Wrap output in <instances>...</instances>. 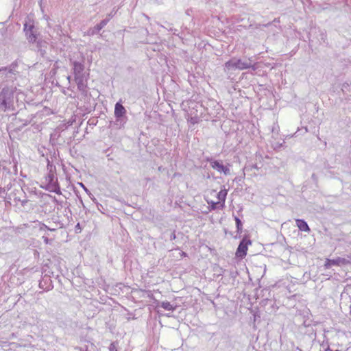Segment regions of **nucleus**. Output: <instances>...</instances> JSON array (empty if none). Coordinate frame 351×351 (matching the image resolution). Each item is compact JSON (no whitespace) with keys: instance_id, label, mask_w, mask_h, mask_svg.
<instances>
[{"instance_id":"f257e3e1","label":"nucleus","mask_w":351,"mask_h":351,"mask_svg":"<svg viewBox=\"0 0 351 351\" xmlns=\"http://www.w3.org/2000/svg\"><path fill=\"white\" fill-rule=\"evenodd\" d=\"M228 191L226 189L217 192L215 190H210L206 193V201L210 206L211 210L223 209L225 206V202Z\"/></svg>"},{"instance_id":"f03ea898","label":"nucleus","mask_w":351,"mask_h":351,"mask_svg":"<svg viewBox=\"0 0 351 351\" xmlns=\"http://www.w3.org/2000/svg\"><path fill=\"white\" fill-rule=\"evenodd\" d=\"M251 245L252 241L250 239H247V237L243 238L240 242L235 252L236 257L241 259L244 258L247 255L248 246Z\"/></svg>"},{"instance_id":"7ed1b4c3","label":"nucleus","mask_w":351,"mask_h":351,"mask_svg":"<svg viewBox=\"0 0 351 351\" xmlns=\"http://www.w3.org/2000/svg\"><path fill=\"white\" fill-rule=\"evenodd\" d=\"M225 66L227 69H238L240 70H243L245 69H248L250 66V64L248 62H243L241 60L238 59H232L225 64Z\"/></svg>"},{"instance_id":"20e7f679","label":"nucleus","mask_w":351,"mask_h":351,"mask_svg":"<svg viewBox=\"0 0 351 351\" xmlns=\"http://www.w3.org/2000/svg\"><path fill=\"white\" fill-rule=\"evenodd\" d=\"M348 261L344 258L338 257L336 259H327L325 263L326 267L331 266H340L341 265H346Z\"/></svg>"},{"instance_id":"39448f33","label":"nucleus","mask_w":351,"mask_h":351,"mask_svg":"<svg viewBox=\"0 0 351 351\" xmlns=\"http://www.w3.org/2000/svg\"><path fill=\"white\" fill-rule=\"evenodd\" d=\"M210 165L214 169H217L219 172H223L226 175H228L230 173V169L228 167L223 165L217 160L213 161Z\"/></svg>"},{"instance_id":"423d86ee","label":"nucleus","mask_w":351,"mask_h":351,"mask_svg":"<svg viewBox=\"0 0 351 351\" xmlns=\"http://www.w3.org/2000/svg\"><path fill=\"white\" fill-rule=\"evenodd\" d=\"M296 224H297V226L298 227V228L301 231H304V232H309L310 231V228H309L307 223L305 221H304L303 219H296Z\"/></svg>"},{"instance_id":"0eeeda50","label":"nucleus","mask_w":351,"mask_h":351,"mask_svg":"<svg viewBox=\"0 0 351 351\" xmlns=\"http://www.w3.org/2000/svg\"><path fill=\"white\" fill-rule=\"evenodd\" d=\"M33 29H34V25H28L27 24H25L24 25V29L25 30H28L30 32V34L28 36V39L29 41L31 42H35L36 40V34H34L32 31H33Z\"/></svg>"},{"instance_id":"6e6552de","label":"nucleus","mask_w":351,"mask_h":351,"mask_svg":"<svg viewBox=\"0 0 351 351\" xmlns=\"http://www.w3.org/2000/svg\"><path fill=\"white\" fill-rule=\"evenodd\" d=\"M125 113L124 107L119 103H117L114 108V114L117 117H121Z\"/></svg>"},{"instance_id":"1a4fd4ad","label":"nucleus","mask_w":351,"mask_h":351,"mask_svg":"<svg viewBox=\"0 0 351 351\" xmlns=\"http://www.w3.org/2000/svg\"><path fill=\"white\" fill-rule=\"evenodd\" d=\"M161 306L165 309V310H167V311H173L174 310V307L173 306V305L169 302H162L161 303Z\"/></svg>"},{"instance_id":"9d476101","label":"nucleus","mask_w":351,"mask_h":351,"mask_svg":"<svg viewBox=\"0 0 351 351\" xmlns=\"http://www.w3.org/2000/svg\"><path fill=\"white\" fill-rule=\"evenodd\" d=\"M234 220L237 225V229L238 232H241L242 230V223L241 221L239 219V217H235Z\"/></svg>"},{"instance_id":"9b49d317","label":"nucleus","mask_w":351,"mask_h":351,"mask_svg":"<svg viewBox=\"0 0 351 351\" xmlns=\"http://www.w3.org/2000/svg\"><path fill=\"white\" fill-rule=\"evenodd\" d=\"M106 25V22L105 21H101V22H100V23H99V24H98V25H97V29L99 30V29H101V28H103Z\"/></svg>"},{"instance_id":"f8f14e48","label":"nucleus","mask_w":351,"mask_h":351,"mask_svg":"<svg viewBox=\"0 0 351 351\" xmlns=\"http://www.w3.org/2000/svg\"><path fill=\"white\" fill-rule=\"evenodd\" d=\"M110 351H118L116 347L114 345H111L110 348Z\"/></svg>"},{"instance_id":"ddd939ff","label":"nucleus","mask_w":351,"mask_h":351,"mask_svg":"<svg viewBox=\"0 0 351 351\" xmlns=\"http://www.w3.org/2000/svg\"><path fill=\"white\" fill-rule=\"evenodd\" d=\"M350 314L351 315V305L350 306Z\"/></svg>"}]
</instances>
